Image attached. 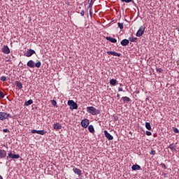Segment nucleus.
<instances>
[{
	"label": "nucleus",
	"instance_id": "obj_1",
	"mask_svg": "<svg viewBox=\"0 0 179 179\" xmlns=\"http://www.w3.org/2000/svg\"><path fill=\"white\" fill-rule=\"evenodd\" d=\"M87 110L90 114H92V115H99V114H100V110L93 106L87 107Z\"/></svg>",
	"mask_w": 179,
	"mask_h": 179
},
{
	"label": "nucleus",
	"instance_id": "obj_2",
	"mask_svg": "<svg viewBox=\"0 0 179 179\" xmlns=\"http://www.w3.org/2000/svg\"><path fill=\"white\" fill-rule=\"evenodd\" d=\"M27 66H29V68H40V66H41V62L34 63L33 60H29L27 63Z\"/></svg>",
	"mask_w": 179,
	"mask_h": 179
},
{
	"label": "nucleus",
	"instance_id": "obj_3",
	"mask_svg": "<svg viewBox=\"0 0 179 179\" xmlns=\"http://www.w3.org/2000/svg\"><path fill=\"white\" fill-rule=\"evenodd\" d=\"M6 157V160H9V159H20V155L19 154H14L12 151L8 152Z\"/></svg>",
	"mask_w": 179,
	"mask_h": 179
},
{
	"label": "nucleus",
	"instance_id": "obj_4",
	"mask_svg": "<svg viewBox=\"0 0 179 179\" xmlns=\"http://www.w3.org/2000/svg\"><path fill=\"white\" fill-rule=\"evenodd\" d=\"M8 118H12V115L5 112H0V121H5Z\"/></svg>",
	"mask_w": 179,
	"mask_h": 179
},
{
	"label": "nucleus",
	"instance_id": "obj_5",
	"mask_svg": "<svg viewBox=\"0 0 179 179\" xmlns=\"http://www.w3.org/2000/svg\"><path fill=\"white\" fill-rule=\"evenodd\" d=\"M67 104L70 106V110L78 109V103H76L73 100H69Z\"/></svg>",
	"mask_w": 179,
	"mask_h": 179
},
{
	"label": "nucleus",
	"instance_id": "obj_6",
	"mask_svg": "<svg viewBox=\"0 0 179 179\" xmlns=\"http://www.w3.org/2000/svg\"><path fill=\"white\" fill-rule=\"evenodd\" d=\"M143 33H145V27L141 26L140 27L139 29L136 34V37H141L143 36Z\"/></svg>",
	"mask_w": 179,
	"mask_h": 179
},
{
	"label": "nucleus",
	"instance_id": "obj_7",
	"mask_svg": "<svg viewBox=\"0 0 179 179\" xmlns=\"http://www.w3.org/2000/svg\"><path fill=\"white\" fill-rule=\"evenodd\" d=\"M31 134H38V135H45L47 134V131H45V130L32 129L31 131Z\"/></svg>",
	"mask_w": 179,
	"mask_h": 179
},
{
	"label": "nucleus",
	"instance_id": "obj_8",
	"mask_svg": "<svg viewBox=\"0 0 179 179\" xmlns=\"http://www.w3.org/2000/svg\"><path fill=\"white\" fill-rule=\"evenodd\" d=\"M89 124H90V122L88 119H84L81 121V127H83V128H87L89 127Z\"/></svg>",
	"mask_w": 179,
	"mask_h": 179
},
{
	"label": "nucleus",
	"instance_id": "obj_9",
	"mask_svg": "<svg viewBox=\"0 0 179 179\" xmlns=\"http://www.w3.org/2000/svg\"><path fill=\"white\" fill-rule=\"evenodd\" d=\"M34 54H36V51L34 50L28 49L27 51L25 52V57H31Z\"/></svg>",
	"mask_w": 179,
	"mask_h": 179
},
{
	"label": "nucleus",
	"instance_id": "obj_10",
	"mask_svg": "<svg viewBox=\"0 0 179 179\" xmlns=\"http://www.w3.org/2000/svg\"><path fill=\"white\" fill-rule=\"evenodd\" d=\"M104 135H105L106 138H107V139H108V141H113V139H114V137H113V136H111V134H110V133H108V131H107V130L104 131Z\"/></svg>",
	"mask_w": 179,
	"mask_h": 179
},
{
	"label": "nucleus",
	"instance_id": "obj_11",
	"mask_svg": "<svg viewBox=\"0 0 179 179\" xmlns=\"http://www.w3.org/2000/svg\"><path fill=\"white\" fill-rule=\"evenodd\" d=\"M2 51L3 54H10V50L9 49V47L8 45H3L2 48Z\"/></svg>",
	"mask_w": 179,
	"mask_h": 179
},
{
	"label": "nucleus",
	"instance_id": "obj_12",
	"mask_svg": "<svg viewBox=\"0 0 179 179\" xmlns=\"http://www.w3.org/2000/svg\"><path fill=\"white\" fill-rule=\"evenodd\" d=\"M6 150L0 149V159H5L6 157Z\"/></svg>",
	"mask_w": 179,
	"mask_h": 179
},
{
	"label": "nucleus",
	"instance_id": "obj_13",
	"mask_svg": "<svg viewBox=\"0 0 179 179\" xmlns=\"http://www.w3.org/2000/svg\"><path fill=\"white\" fill-rule=\"evenodd\" d=\"M73 171L75 174H77V176H82V170H80L76 167H74L73 169Z\"/></svg>",
	"mask_w": 179,
	"mask_h": 179
},
{
	"label": "nucleus",
	"instance_id": "obj_14",
	"mask_svg": "<svg viewBox=\"0 0 179 179\" xmlns=\"http://www.w3.org/2000/svg\"><path fill=\"white\" fill-rule=\"evenodd\" d=\"M107 54L108 55H113L114 57H120L121 55V53H117V52L114 51H108Z\"/></svg>",
	"mask_w": 179,
	"mask_h": 179
},
{
	"label": "nucleus",
	"instance_id": "obj_15",
	"mask_svg": "<svg viewBox=\"0 0 179 179\" xmlns=\"http://www.w3.org/2000/svg\"><path fill=\"white\" fill-rule=\"evenodd\" d=\"M120 43H121V45H122V47H127V45H128V44H129V40L123 39L121 41Z\"/></svg>",
	"mask_w": 179,
	"mask_h": 179
},
{
	"label": "nucleus",
	"instance_id": "obj_16",
	"mask_svg": "<svg viewBox=\"0 0 179 179\" xmlns=\"http://www.w3.org/2000/svg\"><path fill=\"white\" fill-rule=\"evenodd\" d=\"M53 128H54V129H56V130H59V129H62V125H61V124H59V123H55L54 124H53Z\"/></svg>",
	"mask_w": 179,
	"mask_h": 179
},
{
	"label": "nucleus",
	"instance_id": "obj_17",
	"mask_svg": "<svg viewBox=\"0 0 179 179\" xmlns=\"http://www.w3.org/2000/svg\"><path fill=\"white\" fill-rule=\"evenodd\" d=\"M15 85H16L17 87H18V89L20 90H21V89H23V84L22 83V82H20V81H15Z\"/></svg>",
	"mask_w": 179,
	"mask_h": 179
},
{
	"label": "nucleus",
	"instance_id": "obj_18",
	"mask_svg": "<svg viewBox=\"0 0 179 179\" xmlns=\"http://www.w3.org/2000/svg\"><path fill=\"white\" fill-rule=\"evenodd\" d=\"M106 40L110 43H117V39L111 38L110 36H106Z\"/></svg>",
	"mask_w": 179,
	"mask_h": 179
},
{
	"label": "nucleus",
	"instance_id": "obj_19",
	"mask_svg": "<svg viewBox=\"0 0 179 179\" xmlns=\"http://www.w3.org/2000/svg\"><path fill=\"white\" fill-rule=\"evenodd\" d=\"M141 169V166L138 164H134L131 166V170L133 171H136V170H140Z\"/></svg>",
	"mask_w": 179,
	"mask_h": 179
},
{
	"label": "nucleus",
	"instance_id": "obj_20",
	"mask_svg": "<svg viewBox=\"0 0 179 179\" xmlns=\"http://www.w3.org/2000/svg\"><path fill=\"white\" fill-rule=\"evenodd\" d=\"M122 100H123L124 103H129L131 101V99L128 96H122Z\"/></svg>",
	"mask_w": 179,
	"mask_h": 179
},
{
	"label": "nucleus",
	"instance_id": "obj_21",
	"mask_svg": "<svg viewBox=\"0 0 179 179\" xmlns=\"http://www.w3.org/2000/svg\"><path fill=\"white\" fill-rule=\"evenodd\" d=\"M110 85H111V86H115L117 85V80L113 78L110 80Z\"/></svg>",
	"mask_w": 179,
	"mask_h": 179
},
{
	"label": "nucleus",
	"instance_id": "obj_22",
	"mask_svg": "<svg viewBox=\"0 0 179 179\" xmlns=\"http://www.w3.org/2000/svg\"><path fill=\"white\" fill-rule=\"evenodd\" d=\"M33 103V101L31 99H29L24 102V106L26 107H28V106H31V103Z\"/></svg>",
	"mask_w": 179,
	"mask_h": 179
},
{
	"label": "nucleus",
	"instance_id": "obj_23",
	"mask_svg": "<svg viewBox=\"0 0 179 179\" xmlns=\"http://www.w3.org/2000/svg\"><path fill=\"white\" fill-rule=\"evenodd\" d=\"M88 130L90 131V132L91 133V134H94V127H93V125H90L89 127H88Z\"/></svg>",
	"mask_w": 179,
	"mask_h": 179
},
{
	"label": "nucleus",
	"instance_id": "obj_24",
	"mask_svg": "<svg viewBox=\"0 0 179 179\" xmlns=\"http://www.w3.org/2000/svg\"><path fill=\"white\" fill-rule=\"evenodd\" d=\"M129 41H131V43H136L138 41V38H135V37H129Z\"/></svg>",
	"mask_w": 179,
	"mask_h": 179
},
{
	"label": "nucleus",
	"instance_id": "obj_25",
	"mask_svg": "<svg viewBox=\"0 0 179 179\" xmlns=\"http://www.w3.org/2000/svg\"><path fill=\"white\" fill-rule=\"evenodd\" d=\"M145 128L148 130V131H152V126L150 125V122H146L145 123Z\"/></svg>",
	"mask_w": 179,
	"mask_h": 179
},
{
	"label": "nucleus",
	"instance_id": "obj_26",
	"mask_svg": "<svg viewBox=\"0 0 179 179\" xmlns=\"http://www.w3.org/2000/svg\"><path fill=\"white\" fill-rule=\"evenodd\" d=\"M169 149H170L172 152H174V150H176V145H174V144H171L169 145V146L168 147Z\"/></svg>",
	"mask_w": 179,
	"mask_h": 179
},
{
	"label": "nucleus",
	"instance_id": "obj_27",
	"mask_svg": "<svg viewBox=\"0 0 179 179\" xmlns=\"http://www.w3.org/2000/svg\"><path fill=\"white\" fill-rule=\"evenodd\" d=\"M118 27L120 29V30H122L124 29V23L118 22Z\"/></svg>",
	"mask_w": 179,
	"mask_h": 179
},
{
	"label": "nucleus",
	"instance_id": "obj_28",
	"mask_svg": "<svg viewBox=\"0 0 179 179\" xmlns=\"http://www.w3.org/2000/svg\"><path fill=\"white\" fill-rule=\"evenodd\" d=\"M51 103H52V106H54V107H58V106H57V101H55V99H52V100L51 101Z\"/></svg>",
	"mask_w": 179,
	"mask_h": 179
},
{
	"label": "nucleus",
	"instance_id": "obj_29",
	"mask_svg": "<svg viewBox=\"0 0 179 179\" xmlns=\"http://www.w3.org/2000/svg\"><path fill=\"white\" fill-rule=\"evenodd\" d=\"M121 2H125L126 3H129L132 2L134 0H120Z\"/></svg>",
	"mask_w": 179,
	"mask_h": 179
},
{
	"label": "nucleus",
	"instance_id": "obj_30",
	"mask_svg": "<svg viewBox=\"0 0 179 179\" xmlns=\"http://www.w3.org/2000/svg\"><path fill=\"white\" fill-rule=\"evenodd\" d=\"M1 80L2 82H6V76H1Z\"/></svg>",
	"mask_w": 179,
	"mask_h": 179
},
{
	"label": "nucleus",
	"instance_id": "obj_31",
	"mask_svg": "<svg viewBox=\"0 0 179 179\" xmlns=\"http://www.w3.org/2000/svg\"><path fill=\"white\" fill-rule=\"evenodd\" d=\"M173 132H175V134H179L178 129H177V127H173Z\"/></svg>",
	"mask_w": 179,
	"mask_h": 179
},
{
	"label": "nucleus",
	"instance_id": "obj_32",
	"mask_svg": "<svg viewBox=\"0 0 179 179\" xmlns=\"http://www.w3.org/2000/svg\"><path fill=\"white\" fill-rule=\"evenodd\" d=\"M150 155H152V156H155L156 155V151L155 150H152L150 152Z\"/></svg>",
	"mask_w": 179,
	"mask_h": 179
},
{
	"label": "nucleus",
	"instance_id": "obj_33",
	"mask_svg": "<svg viewBox=\"0 0 179 179\" xmlns=\"http://www.w3.org/2000/svg\"><path fill=\"white\" fill-rule=\"evenodd\" d=\"M5 97V94H3V92L0 91V99H3Z\"/></svg>",
	"mask_w": 179,
	"mask_h": 179
},
{
	"label": "nucleus",
	"instance_id": "obj_34",
	"mask_svg": "<svg viewBox=\"0 0 179 179\" xmlns=\"http://www.w3.org/2000/svg\"><path fill=\"white\" fill-rule=\"evenodd\" d=\"M157 72H159V73H162V72H163V69H162L161 68H157L156 69Z\"/></svg>",
	"mask_w": 179,
	"mask_h": 179
},
{
	"label": "nucleus",
	"instance_id": "obj_35",
	"mask_svg": "<svg viewBox=\"0 0 179 179\" xmlns=\"http://www.w3.org/2000/svg\"><path fill=\"white\" fill-rule=\"evenodd\" d=\"M145 135H147V136H150L152 135V132L147 131H145Z\"/></svg>",
	"mask_w": 179,
	"mask_h": 179
},
{
	"label": "nucleus",
	"instance_id": "obj_36",
	"mask_svg": "<svg viewBox=\"0 0 179 179\" xmlns=\"http://www.w3.org/2000/svg\"><path fill=\"white\" fill-rule=\"evenodd\" d=\"M92 2H93V1H92V0H89V1H88V3H89L88 7H87L88 8H90V6H92Z\"/></svg>",
	"mask_w": 179,
	"mask_h": 179
},
{
	"label": "nucleus",
	"instance_id": "obj_37",
	"mask_svg": "<svg viewBox=\"0 0 179 179\" xmlns=\"http://www.w3.org/2000/svg\"><path fill=\"white\" fill-rule=\"evenodd\" d=\"M80 15H81V16H85V10H81Z\"/></svg>",
	"mask_w": 179,
	"mask_h": 179
},
{
	"label": "nucleus",
	"instance_id": "obj_38",
	"mask_svg": "<svg viewBox=\"0 0 179 179\" xmlns=\"http://www.w3.org/2000/svg\"><path fill=\"white\" fill-rule=\"evenodd\" d=\"M3 132L8 133V132H9V129H3Z\"/></svg>",
	"mask_w": 179,
	"mask_h": 179
},
{
	"label": "nucleus",
	"instance_id": "obj_39",
	"mask_svg": "<svg viewBox=\"0 0 179 179\" xmlns=\"http://www.w3.org/2000/svg\"><path fill=\"white\" fill-rule=\"evenodd\" d=\"M161 166L162 167H164V169H167V166H166V164H162Z\"/></svg>",
	"mask_w": 179,
	"mask_h": 179
},
{
	"label": "nucleus",
	"instance_id": "obj_40",
	"mask_svg": "<svg viewBox=\"0 0 179 179\" xmlns=\"http://www.w3.org/2000/svg\"><path fill=\"white\" fill-rule=\"evenodd\" d=\"M118 92H122V87H119L118 88Z\"/></svg>",
	"mask_w": 179,
	"mask_h": 179
},
{
	"label": "nucleus",
	"instance_id": "obj_41",
	"mask_svg": "<svg viewBox=\"0 0 179 179\" xmlns=\"http://www.w3.org/2000/svg\"><path fill=\"white\" fill-rule=\"evenodd\" d=\"M117 99H120V94H117Z\"/></svg>",
	"mask_w": 179,
	"mask_h": 179
},
{
	"label": "nucleus",
	"instance_id": "obj_42",
	"mask_svg": "<svg viewBox=\"0 0 179 179\" xmlns=\"http://www.w3.org/2000/svg\"><path fill=\"white\" fill-rule=\"evenodd\" d=\"M0 179H3V178L1 175H0Z\"/></svg>",
	"mask_w": 179,
	"mask_h": 179
},
{
	"label": "nucleus",
	"instance_id": "obj_43",
	"mask_svg": "<svg viewBox=\"0 0 179 179\" xmlns=\"http://www.w3.org/2000/svg\"><path fill=\"white\" fill-rule=\"evenodd\" d=\"M90 15H92V14H93L91 10H90Z\"/></svg>",
	"mask_w": 179,
	"mask_h": 179
},
{
	"label": "nucleus",
	"instance_id": "obj_44",
	"mask_svg": "<svg viewBox=\"0 0 179 179\" xmlns=\"http://www.w3.org/2000/svg\"><path fill=\"white\" fill-rule=\"evenodd\" d=\"M176 29L178 30V33H179V28H177Z\"/></svg>",
	"mask_w": 179,
	"mask_h": 179
},
{
	"label": "nucleus",
	"instance_id": "obj_45",
	"mask_svg": "<svg viewBox=\"0 0 179 179\" xmlns=\"http://www.w3.org/2000/svg\"><path fill=\"white\" fill-rule=\"evenodd\" d=\"M120 86H122V84H120Z\"/></svg>",
	"mask_w": 179,
	"mask_h": 179
},
{
	"label": "nucleus",
	"instance_id": "obj_46",
	"mask_svg": "<svg viewBox=\"0 0 179 179\" xmlns=\"http://www.w3.org/2000/svg\"><path fill=\"white\" fill-rule=\"evenodd\" d=\"M115 121H117V119L115 118Z\"/></svg>",
	"mask_w": 179,
	"mask_h": 179
},
{
	"label": "nucleus",
	"instance_id": "obj_47",
	"mask_svg": "<svg viewBox=\"0 0 179 179\" xmlns=\"http://www.w3.org/2000/svg\"><path fill=\"white\" fill-rule=\"evenodd\" d=\"M76 179H78V178H76Z\"/></svg>",
	"mask_w": 179,
	"mask_h": 179
}]
</instances>
